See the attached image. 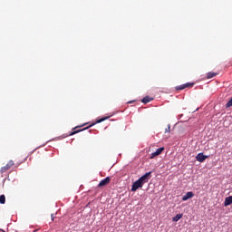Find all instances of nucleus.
Returning <instances> with one entry per match:
<instances>
[{
    "instance_id": "1",
    "label": "nucleus",
    "mask_w": 232,
    "mask_h": 232,
    "mask_svg": "<svg viewBox=\"0 0 232 232\" xmlns=\"http://www.w3.org/2000/svg\"><path fill=\"white\" fill-rule=\"evenodd\" d=\"M152 171H149L141 176L138 180L132 183L131 191L135 192L137 189L141 188L146 183L150 182V179H151Z\"/></svg>"
},
{
    "instance_id": "2",
    "label": "nucleus",
    "mask_w": 232,
    "mask_h": 232,
    "mask_svg": "<svg viewBox=\"0 0 232 232\" xmlns=\"http://www.w3.org/2000/svg\"><path fill=\"white\" fill-rule=\"evenodd\" d=\"M108 119H110V116L102 117L82 130H77L72 131L69 135L70 136L76 135V133H81V131H84L85 130H90V128L95 126V124H101V122H104V121H108Z\"/></svg>"
},
{
    "instance_id": "3",
    "label": "nucleus",
    "mask_w": 232,
    "mask_h": 232,
    "mask_svg": "<svg viewBox=\"0 0 232 232\" xmlns=\"http://www.w3.org/2000/svg\"><path fill=\"white\" fill-rule=\"evenodd\" d=\"M206 159H209V156L204 155V152H200L196 156L198 162H206Z\"/></svg>"
},
{
    "instance_id": "4",
    "label": "nucleus",
    "mask_w": 232,
    "mask_h": 232,
    "mask_svg": "<svg viewBox=\"0 0 232 232\" xmlns=\"http://www.w3.org/2000/svg\"><path fill=\"white\" fill-rule=\"evenodd\" d=\"M110 182H111V178L106 177L100 181V183L98 184V188H104V186H108Z\"/></svg>"
},
{
    "instance_id": "5",
    "label": "nucleus",
    "mask_w": 232,
    "mask_h": 232,
    "mask_svg": "<svg viewBox=\"0 0 232 232\" xmlns=\"http://www.w3.org/2000/svg\"><path fill=\"white\" fill-rule=\"evenodd\" d=\"M12 166H14V160H10L5 166L2 167L0 169V173H5L6 171H8V169H10L12 168Z\"/></svg>"
},
{
    "instance_id": "6",
    "label": "nucleus",
    "mask_w": 232,
    "mask_h": 232,
    "mask_svg": "<svg viewBox=\"0 0 232 232\" xmlns=\"http://www.w3.org/2000/svg\"><path fill=\"white\" fill-rule=\"evenodd\" d=\"M162 151H164V147H160V149H157L156 151L150 154V159H155V157H159V155L162 154Z\"/></svg>"
},
{
    "instance_id": "7",
    "label": "nucleus",
    "mask_w": 232,
    "mask_h": 232,
    "mask_svg": "<svg viewBox=\"0 0 232 232\" xmlns=\"http://www.w3.org/2000/svg\"><path fill=\"white\" fill-rule=\"evenodd\" d=\"M195 197V193L188 191L182 197V201L186 202V200H189V198H193Z\"/></svg>"
},
{
    "instance_id": "8",
    "label": "nucleus",
    "mask_w": 232,
    "mask_h": 232,
    "mask_svg": "<svg viewBox=\"0 0 232 232\" xmlns=\"http://www.w3.org/2000/svg\"><path fill=\"white\" fill-rule=\"evenodd\" d=\"M231 204H232V196L227 197L224 201V206L227 207V206H231Z\"/></svg>"
},
{
    "instance_id": "9",
    "label": "nucleus",
    "mask_w": 232,
    "mask_h": 232,
    "mask_svg": "<svg viewBox=\"0 0 232 232\" xmlns=\"http://www.w3.org/2000/svg\"><path fill=\"white\" fill-rule=\"evenodd\" d=\"M151 101H153V98L150 96H145L144 98H142L141 102L143 104H148V102H151Z\"/></svg>"
},
{
    "instance_id": "10",
    "label": "nucleus",
    "mask_w": 232,
    "mask_h": 232,
    "mask_svg": "<svg viewBox=\"0 0 232 232\" xmlns=\"http://www.w3.org/2000/svg\"><path fill=\"white\" fill-rule=\"evenodd\" d=\"M182 218V214H177L175 217L172 218L173 222H179Z\"/></svg>"
},
{
    "instance_id": "11",
    "label": "nucleus",
    "mask_w": 232,
    "mask_h": 232,
    "mask_svg": "<svg viewBox=\"0 0 232 232\" xmlns=\"http://www.w3.org/2000/svg\"><path fill=\"white\" fill-rule=\"evenodd\" d=\"M184 88H193V86H195V82H187L185 84H183Z\"/></svg>"
},
{
    "instance_id": "12",
    "label": "nucleus",
    "mask_w": 232,
    "mask_h": 232,
    "mask_svg": "<svg viewBox=\"0 0 232 232\" xmlns=\"http://www.w3.org/2000/svg\"><path fill=\"white\" fill-rule=\"evenodd\" d=\"M213 77H217L216 72H208L207 79H213Z\"/></svg>"
},
{
    "instance_id": "13",
    "label": "nucleus",
    "mask_w": 232,
    "mask_h": 232,
    "mask_svg": "<svg viewBox=\"0 0 232 232\" xmlns=\"http://www.w3.org/2000/svg\"><path fill=\"white\" fill-rule=\"evenodd\" d=\"M6 197L3 194L0 196V204H5Z\"/></svg>"
},
{
    "instance_id": "14",
    "label": "nucleus",
    "mask_w": 232,
    "mask_h": 232,
    "mask_svg": "<svg viewBox=\"0 0 232 232\" xmlns=\"http://www.w3.org/2000/svg\"><path fill=\"white\" fill-rule=\"evenodd\" d=\"M176 90H177V92H180V91L186 90V89L184 87V84H182V85L176 86Z\"/></svg>"
},
{
    "instance_id": "15",
    "label": "nucleus",
    "mask_w": 232,
    "mask_h": 232,
    "mask_svg": "<svg viewBox=\"0 0 232 232\" xmlns=\"http://www.w3.org/2000/svg\"><path fill=\"white\" fill-rule=\"evenodd\" d=\"M171 131V124H168V128L165 129V133H170Z\"/></svg>"
},
{
    "instance_id": "16",
    "label": "nucleus",
    "mask_w": 232,
    "mask_h": 232,
    "mask_svg": "<svg viewBox=\"0 0 232 232\" xmlns=\"http://www.w3.org/2000/svg\"><path fill=\"white\" fill-rule=\"evenodd\" d=\"M231 106H232V101L229 100V101L227 102V103L226 104V108H231Z\"/></svg>"
},
{
    "instance_id": "17",
    "label": "nucleus",
    "mask_w": 232,
    "mask_h": 232,
    "mask_svg": "<svg viewBox=\"0 0 232 232\" xmlns=\"http://www.w3.org/2000/svg\"><path fill=\"white\" fill-rule=\"evenodd\" d=\"M51 218H52V221L53 222V220L55 219V217L53 216V214L51 215Z\"/></svg>"
},
{
    "instance_id": "18",
    "label": "nucleus",
    "mask_w": 232,
    "mask_h": 232,
    "mask_svg": "<svg viewBox=\"0 0 232 232\" xmlns=\"http://www.w3.org/2000/svg\"><path fill=\"white\" fill-rule=\"evenodd\" d=\"M132 102H135V101L129 102V104H132Z\"/></svg>"
},
{
    "instance_id": "19",
    "label": "nucleus",
    "mask_w": 232,
    "mask_h": 232,
    "mask_svg": "<svg viewBox=\"0 0 232 232\" xmlns=\"http://www.w3.org/2000/svg\"><path fill=\"white\" fill-rule=\"evenodd\" d=\"M5 180H6V179H4V180H3V184H5Z\"/></svg>"
},
{
    "instance_id": "20",
    "label": "nucleus",
    "mask_w": 232,
    "mask_h": 232,
    "mask_svg": "<svg viewBox=\"0 0 232 232\" xmlns=\"http://www.w3.org/2000/svg\"><path fill=\"white\" fill-rule=\"evenodd\" d=\"M0 231H3V232H5V230H3V229H0Z\"/></svg>"
},
{
    "instance_id": "21",
    "label": "nucleus",
    "mask_w": 232,
    "mask_h": 232,
    "mask_svg": "<svg viewBox=\"0 0 232 232\" xmlns=\"http://www.w3.org/2000/svg\"><path fill=\"white\" fill-rule=\"evenodd\" d=\"M77 127H75L73 130H75Z\"/></svg>"
}]
</instances>
